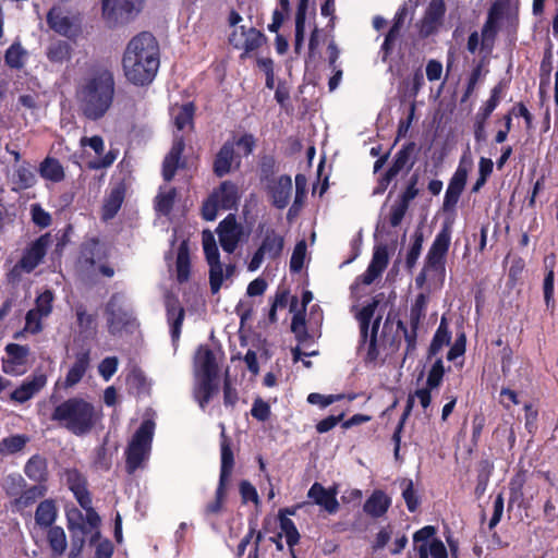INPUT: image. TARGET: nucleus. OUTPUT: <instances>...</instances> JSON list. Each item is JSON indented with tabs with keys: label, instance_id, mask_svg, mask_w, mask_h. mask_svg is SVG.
Wrapping results in <instances>:
<instances>
[{
	"label": "nucleus",
	"instance_id": "nucleus-1",
	"mask_svg": "<svg viewBox=\"0 0 558 558\" xmlns=\"http://www.w3.org/2000/svg\"><path fill=\"white\" fill-rule=\"evenodd\" d=\"M102 416L101 407L75 396L56 405L50 420L75 436H84L97 426Z\"/></svg>",
	"mask_w": 558,
	"mask_h": 558
},
{
	"label": "nucleus",
	"instance_id": "nucleus-2",
	"mask_svg": "<svg viewBox=\"0 0 558 558\" xmlns=\"http://www.w3.org/2000/svg\"><path fill=\"white\" fill-rule=\"evenodd\" d=\"M114 82L110 72H101L86 78L76 90L82 113L89 120L102 118L112 105Z\"/></svg>",
	"mask_w": 558,
	"mask_h": 558
},
{
	"label": "nucleus",
	"instance_id": "nucleus-3",
	"mask_svg": "<svg viewBox=\"0 0 558 558\" xmlns=\"http://www.w3.org/2000/svg\"><path fill=\"white\" fill-rule=\"evenodd\" d=\"M450 240L451 236L448 228L438 232L428 250L424 267L415 278L416 287L424 289L427 293L438 291L444 286L446 255L449 250Z\"/></svg>",
	"mask_w": 558,
	"mask_h": 558
},
{
	"label": "nucleus",
	"instance_id": "nucleus-4",
	"mask_svg": "<svg viewBox=\"0 0 558 558\" xmlns=\"http://www.w3.org/2000/svg\"><path fill=\"white\" fill-rule=\"evenodd\" d=\"M123 70H158L160 66V47L149 32L133 36L125 46L122 56Z\"/></svg>",
	"mask_w": 558,
	"mask_h": 558
},
{
	"label": "nucleus",
	"instance_id": "nucleus-5",
	"mask_svg": "<svg viewBox=\"0 0 558 558\" xmlns=\"http://www.w3.org/2000/svg\"><path fill=\"white\" fill-rule=\"evenodd\" d=\"M519 4L513 0H497L492 5L487 20L482 27V46L494 47L499 27L513 32L518 25Z\"/></svg>",
	"mask_w": 558,
	"mask_h": 558
},
{
	"label": "nucleus",
	"instance_id": "nucleus-6",
	"mask_svg": "<svg viewBox=\"0 0 558 558\" xmlns=\"http://www.w3.org/2000/svg\"><path fill=\"white\" fill-rule=\"evenodd\" d=\"M284 248V236L274 228L260 230L259 242L252 258L247 263V270L251 272L260 268L265 260L275 262L279 259Z\"/></svg>",
	"mask_w": 558,
	"mask_h": 558
},
{
	"label": "nucleus",
	"instance_id": "nucleus-7",
	"mask_svg": "<svg viewBox=\"0 0 558 558\" xmlns=\"http://www.w3.org/2000/svg\"><path fill=\"white\" fill-rule=\"evenodd\" d=\"M155 424L144 421L136 430L126 449V470L130 474L135 472L148 458Z\"/></svg>",
	"mask_w": 558,
	"mask_h": 558
},
{
	"label": "nucleus",
	"instance_id": "nucleus-8",
	"mask_svg": "<svg viewBox=\"0 0 558 558\" xmlns=\"http://www.w3.org/2000/svg\"><path fill=\"white\" fill-rule=\"evenodd\" d=\"M239 197L238 186L231 181H223L204 202L203 218L207 221L215 220L219 209L228 210L235 207Z\"/></svg>",
	"mask_w": 558,
	"mask_h": 558
},
{
	"label": "nucleus",
	"instance_id": "nucleus-9",
	"mask_svg": "<svg viewBox=\"0 0 558 558\" xmlns=\"http://www.w3.org/2000/svg\"><path fill=\"white\" fill-rule=\"evenodd\" d=\"M243 19L238 12L231 11L229 24L233 27V31L230 34L229 41L234 48L251 52L264 44L265 37L253 26L240 25Z\"/></svg>",
	"mask_w": 558,
	"mask_h": 558
},
{
	"label": "nucleus",
	"instance_id": "nucleus-10",
	"mask_svg": "<svg viewBox=\"0 0 558 558\" xmlns=\"http://www.w3.org/2000/svg\"><path fill=\"white\" fill-rule=\"evenodd\" d=\"M436 534V529L426 525L413 535V555L411 558H448L447 548L438 538H430Z\"/></svg>",
	"mask_w": 558,
	"mask_h": 558
},
{
	"label": "nucleus",
	"instance_id": "nucleus-11",
	"mask_svg": "<svg viewBox=\"0 0 558 558\" xmlns=\"http://www.w3.org/2000/svg\"><path fill=\"white\" fill-rule=\"evenodd\" d=\"M145 0H102V15L110 25L133 20L143 10Z\"/></svg>",
	"mask_w": 558,
	"mask_h": 558
},
{
	"label": "nucleus",
	"instance_id": "nucleus-12",
	"mask_svg": "<svg viewBox=\"0 0 558 558\" xmlns=\"http://www.w3.org/2000/svg\"><path fill=\"white\" fill-rule=\"evenodd\" d=\"M49 242L48 234L41 235L35 240L29 247L26 248L20 262L12 268L10 277L15 279L20 277L21 271H33L46 255Z\"/></svg>",
	"mask_w": 558,
	"mask_h": 558
},
{
	"label": "nucleus",
	"instance_id": "nucleus-13",
	"mask_svg": "<svg viewBox=\"0 0 558 558\" xmlns=\"http://www.w3.org/2000/svg\"><path fill=\"white\" fill-rule=\"evenodd\" d=\"M108 256L109 252L107 246L98 239L90 238L82 243L77 263L81 268L90 270L97 263L106 260Z\"/></svg>",
	"mask_w": 558,
	"mask_h": 558
},
{
	"label": "nucleus",
	"instance_id": "nucleus-14",
	"mask_svg": "<svg viewBox=\"0 0 558 558\" xmlns=\"http://www.w3.org/2000/svg\"><path fill=\"white\" fill-rule=\"evenodd\" d=\"M217 233L222 250L228 253H233L238 247L243 230L241 225L236 222L235 216L230 214L220 221Z\"/></svg>",
	"mask_w": 558,
	"mask_h": 558
},
{
	"label": "nucleus",
	"instance_id": "nucleus-15",
	"mask_svg": "<svg viewBox=\"0 0 558 558\" xmlns=\"http://www.w3.org/2000/svg\"><path fill=\"white\" fill-rule=\"evenodd\" d=\"M46 385V374L35 372L11 392L10 400L21 404L25 403L35 397Z\"/></svg>",
	"mask_w": 558,
	"mask_h": 558
},
{
	"label": "nucleus",
	"instance_id": "nucleus-16",
	"mask_svg": "<svg viewBox=\"0 0 558 558\" xmlns=\"http://www.w3.org/2000/svg\"><path fill=\"white\" fill-rule=\"evenodd\" d=\"M445 12L446 5L444 0H430L420 24V35L428 37L435 34L441 25Z\"/></svg>",
	"mask_w": 558,
	"mask_h": 558
},
{
	"label": "nucleus",
	"instance_id": "nucleus-17",
	"mask_svg": "<svg viewBox=\"0 0 558 558\" xmlns=\"http://www.w3.org/2000/svg\"><path fill=\"white\" fill-rule=\"evenodd\" d=\"M267 192L270 196L271 204L283 209L288 206L292 192V179L290 175H281L276 180H271L267 184Z\"/></svg>",
	"mask_w": 558,
	"mask_h": 558
},
{
	"label": "nucleus",
	"instance_id": "nucleus-18",
	"mask_svg": "<svg viewBox=\"0 0 558 558\" xmlns=\"http://www.w3.org/2000/svg\"><path fill=\"white\" fill-rule=\"evenodd\" d=\"M4 351L8 357L2 360L3 372L7 374L20 373L19 368L27 363L29 348L17 343H9L5 345Z\"/></svg>",
	"mask_w": 558,
	"mask_h": 558
},
{
	"label": "nucleus",
	"instance_id": "nucleus-19",
	"mask_svg": "<svg viewBox=\"0 0 558 558\" xmlns=\"http://www.w3.org/2000/svg\"><path fill=\"white\" fill-rule=\"evenodd\" d=\"M336 496L337 492L335 489H327L319 483H314L307 493V497L329 514H333L339 510V502Z\"/></svg>",
	"mask_w": 558,
	"mask_h": 558
},
{
	"label": "nucleus",
	"instance_id": "nucleus-20",
	"mask_svg": "<svg viewBox=\"0 0 558 558\" xmlns=\"http://www.w3.org/2000/svg\"><path fill=\"white\" fill-rule=\"evenodd\" d=\"M47 23L51 29L65 37H71L76 32L74 19L66 15L60 7L50 9Z\"/></svg>",
	"mask_w": 558,
	"mask_h": 558
},
{
	"label": "nucleus",
	"instance_id": "nucleus-21",
	"mask_svg": "<svg viewBox=\"0 0 558 558\" xmlns=\"http://www.w3.org/2000/svg\"><path fill=\"white\" fill-rule=\"evenodd\" d=\"M185 143L182 136H175L170 151L166 155L162 162V177L166 181H171L181 163V157L184 151Z\"/></svg>",
	"mask_w": 558,
	"mask_h": 558
},
{
	"label": "nucleus",
	"instance_id": "nucleus-22",
	"mask_svg": "<svg viewBox=\"0 0 558 558\" xmlns=\"http://www.w3.org/2000/svg\"><path fill=\"white\" fill-rule=\"evenodd\" d=\"M391 498L381 489H375L366 499L363 511L373 519L383 518L391 507Z\"/></svg>",
	"mask_w": 558,
	"mask_h": 558
},
{
	"label": "nucleus",
	"instance_id": "nucleus-23",
	"mask_svg": "<svg viewBox=\"0 0 558 558\" xmlns=\"http://www.w3.org/2000/svg\"><path fill=\"white\" fill-rule=\"evenodd\" d=\"M90 355L89 351L85 350L78 352L75 355V362L70 367L69 372L65 375L64 381L62 384L64 389H69L77 385L82 378L84 377L86 371L89 367Z\"/></svg>",
	"mask_w": 558,
	"mask_h": 558
},
{
	"label": "nucleus",
	"instance_id": "nucleus-24",
	"mask_svg": "<svg viewBox=\"0 0 558 558\" xmlns=\"http://www.w3.org/2000/svg\"><path fill=\"white\" fill-rule=\"evenodd\" d=\"M195 371L201 377H216L218 365L214 352L207 347H199L195 355Z\"/></svg>",
	"mask_w": 558,
	"mask_h": 558
},
{
	"label": "nucleus",
	"instance_id": "nucleus-25",
	"mask_svg": "<svg viewBox=\"0 0 558 558\" xmlns=\"http://www.w3.org/2000/svg\"><path fill=\"white\" fill-rule=\"evenodd\" d=\"M167 319L171 328V337L173 342L179 341L181 328L185 317V311L181 306L178 299L169 298L166 303Z\"/></svg>",
	"mask_w": 558,
	"mask_h": 558
},
{
	"label": "nucleus",
	"instance_id": "nucleus-26",
	"mask_svg": "<svg viewBox=\"0 0 558 558\" xmlns=\"http://www.w3.org/2000/svg\"><path fill=\"white\" fill-rule=\"evenodd\" d=\"M221 466H220V476L219 482L228 484L234 465L233 452L231 449V441L226 435L225 425L221 424Z\"/></svg>",
	"mask_w": 558,
	"mask_h": 558
},
{
	"label": "nucleus",
	"instance_id": "nucleus-27",
	"mask_svg": "<svg viewBox=\"0 0 558 558\" xmlns=\"http://www.w3.org/2000/svg\"><path fill=\"white\" fill-rule=\"evenodd\" d=\"M65 480L80 506H88V497H90V495L86 489L84 476L77 470H66Z\"/></svg>",
	"mask_w": 558,
	"mask_h": 558
},
{
	"label": "nucleus",
	"instance_id": "nucleus-28",
	"mask_svg": "<svg viewBox=\"0 0 558 558\" xmlns=\"http://www.w3.org/2000/svg\"><path fill=\"white\" fill-rule=\"evenodd\" d=\"M191 259L189 244L182 241L178 247L175 259V277L179 283H184L190 279Z\"/></svg>",
	"mask_w": 558,
	"mask_h": 558
},
{
	"label": "nucleus",
	"instance_id": "nucleus-29",
	"mask_svg": "<svg viewBox=\"0 0 558 558\" xmlns=\"http://www.w3.org/2000/svg\"><path fill=\"white\" fill-rule=\"evenodd\" d=\"M209 286L213 294H217L223 283V279H228L233 276L235 267L228 265L223 274V265L221 262L209 263Z\"/></svg>",
	"mask_w": 558,
	"mask_h": 558
},
{
	"label": "nucleus",
	"instance_id": "nucleus-30",
	"mask_svg": "<svg viewBox=\"0 0 558 558\" xmlns=\"http://www.w3.org/2000/svg\"><path fill=\"white\" fill-rule=\"evenodd\" d=\"M234 145L227 142L218 151L214 161V172L218 177H222L230 172L232 162L234 160Z\"/></svg>",
	"mask_w": 558,
	"mask_h": 558
},
{
	"label": "nucleus",
	"instance_id": "nucleus-31",
	"mask_svg": "<svg viewBox=\"0 0 558 558\" xmlns=\"http://www.w3.org/2000/svg\"><path fill=\"white\" fill-rule=\"evenodd\" d=\"M58 510L52 499L41 501L35 512V521L39 526L50 527L57 519Z\"/></svg>",
	"mask_w": 558,
	"mask_h": 558
},
{
	"label": "nucleus",
	"instance_id": "nucleus-32",
	"mask_svg": "<svg viewBox=\"0 0 558 558\" xmlns=\"http://www.w3.org/2000/svg\"><path fill=\"white\" fill-rule=\"evenodd\" d=\"M25 474L35 482H45L48 477L47 460L40 456H33L24 468Z\"/></svg>",
	"mask_w": 558,
	"mask_h": 558
},
{
	"label": "nucleus",
	"instance_id": "nucleus-33",
	"mask_svg": "<svg viewBox=\"0 0 558 558\" xmlns=\"http://www.w3.org/2000/svg\"><path fill=\"white\" fill-rule=\"evenodd\" d=\"M40 175L52 182H60L64 179V169L56 158L47 157L39 167Z\"/></svg>",
	"mask_w": 558,
	"mask_h": 558
},
{
	"label": "nucleus",
	"instance_id": "nucleus-34",
	"mask_svg": "<svg viewBox=\"0 0 558 558\" xmlns=\"http://www.w3.org/2000/svg\"><path fill=\"white\" fill-rule=\"evenodd\" d=\"M428 303V293L422 292L416 298L410 310V325L413 328H418L422 319L426 315V307Z\"/></svg>",
	"mask_w": 558,
	"mask_h": 558
},
{
	"label": "nucleus",
	"instance_id": "nucleus-35",
	"mask_svg": "<svg viewBox=\"0 0 558 558\" xmlns=\"http://www.w3.org/2000/svg\"><path fill=\"white\" fill-rule=\"evenodd\" d=\"M114 300L116 296H112L106 307L108 330L112 335L119 331L126 323V313L122 312L121 310H114Z\"/></svg>",
	"mask_w": 558,
	"mask_h": 558
},
{
	"label": "nucleus",
	"instance_id": "nucleus-36",
	"mask_svg": "<svg viewBox=\"0 0 558 558\" xmlns=\"http://www.w3.org/2000/svg\"><path fill=\"white\" fill-rule=\"evenodd\" d=\"M172 114L178 130L182 131L187 126L193 128L194 105L192 102L173 108Z\"/></svg>",
	"mask_w": 558,
	"mask_h": 558
},
{
	"label": "nucleus",
	"instance_id": "nucleus-37",
	"mask_svg": "<svg viewBox=\"0 0 558 558\" xmlns=\"http://www.w3.org/2000/svg\"><path fill=\"white\" fill-rule=\"evenodd\" d=\"M36 182L33 171L25 167L20 166L12 175V184L14 191H21L32 187Z\"/></svg>",
	"mask_w": 558,
	"mask_h": 558
},
{
	"label": "nucleus",
	"instance_id": "nucleus-38",
	"mask_svg": "<svg viewBox=\"0 0 558 558\" xmlns=\"http://www.w3.org/2000/svg\"><path fill=\"white\" fill-rule=\"evenodd\" d=\"M413 150L414 143H410L397 153L393 163L388 170L389 177H395L405 167L412 166V163H410V158L411 155L413 154Z\"/></svg>",
	"mask_w": 558,
	"mask_h": 558
},
{
	"label": "nucleus",
	"instance_id": "nucleus-39",
	"mask_svg": "<svg viewBox=\"0 0 558 558\" xmlns=\"http://www.w3.org/2000/svg\"><path fill=\"white\" fill-rule=\"evenodd\" d=\"M48 543L56 556H61L66 549L65 532L60 526H50L48 532Z\"/></svg>",
	"mask_w": 558,
	"mask_h": 558
},
{
	"label": "nucleus",
	"instance_id": "nucleus-40",
	"mask_svg": "<svg viewBox=\"0 0 558 558\" xmlns=\"http://www.w3.org/2000/svg\"><path fill=\"white\" fill-rule=\"evenodd\" d=\"M123 202V192L120 189H114L110 192L102 207V218L105 220L111 219L116 216Z\"/></svg>",
	"mask_w": 558,
	"mask_h": 558
},
{
	"label": "nucleus",
	"instance_id": "nucleus-41",
	"mask_svg": "<svg viewBox=\"0 0 558 558\" xmlns=\"http://www.w3.org/2000/svg\"><path fill=\"white\" fill-rule=\"evenodd\" d=\"M46 488L41 485L33 486L22 493V495L14 500V505L19 510H23L32 506L38 498L45 496Z\"/></svg>",
	"mask_w": 558,
	"mask_h": 558
},
{
	"label": "nucleus",
	"instance_id": "nucleus-42",
	"mask_svg": "<svg viewBox=\"0 0 558 558\" xmlns=\"http://www.w3.org/2000/svg\"><path fill=\"white\" fill-rule=\"evenodd\" d=\"M279 519H280V529L286 536L287 544L289 545L292 555H294L293 546L299 543L300 533H299L294 522L291 519L282 515V511H280ZM293 558H296V557L293 556Z\"/></svg>",
	"mask_w": 558,
	"mask_h": 558
},
{
	"label": "nucleus",
	"instance_id": "nucleus-43",
	"mask_svg": "<svg viewBox=\"0 0 558 558\" xmlns=\"http://www.w3.org/2000/svg\"><path fill=\"white\" fill-rule=\"evenodd\" d=\"M227 485L226 483L219 482L216 489L215 499L208 502L204 509V513L207 517L217 515L223 509V504L227 497Z\"/></svg>",
	"mask_w": 558,
	"mask_h": 558
},
{
	"label": "nucleus",
	"instance_id": "nucleus-44",
	"mask_svg": "<svg viewBox=\"0 0 558 558\" xmlns=\"http://www.w3.org/2000/svg\"><path fill=\"white\" fill-rule=\"evenodd\" d=\"M27 59V51L20 45L13 44L5 52V63L12 69L23 68Z\"/></svg>",
	"mask_w": 558,
	"mask_h": 558
},
{
	"label": "nucleus",
	"instance_id": "nucleus-45",
	"mask_svg": "<svg viewBox=\"0 0 558 558\" xmlns=\"http://www.w3.org/2000/svg\"><path fill=\"white\" fill-rule=\"evenodd\" d=\"M28 441V437L25 435H13L5 437L0 441V453L12 454L21 451Z\"/></svg>",
	"mask_w": 558,
	"mask_h": 558
},
{
	"label": "nucleus",
	"instance_id": "nucleus-46",
	"mask_svg": "<svg viewBox=\"0 0 558 558\" xmlns=\"http://www.w3.org/2000/svg\"><path fill=\"white\" fill-rule=\"evenodd\" d=\"M77 326L81 332H88L96 328V315L87 312L83 304L75 306Z\"/></svg>",
	"mask_w": 558,
	"mask_h": 558
},
{
	"label": "nucleus",
	"instance_id": "nucleus-47",
	"mask_svg": "<svg viewBox=\"0 0 558 558\" xmlns=\"http://www.w3.org/2000/svg\"><path fill=\"white\" fill-rule=\"evenodd\" d=\"M214 377H201L195 389V398L197 399L202 409L209 402L214 391Z\"/></svg>",
	"mask_w": 558,
	"mask_h": 558
},
{
	"label": "nucleus",
	"instance_id": "nucleus-48",
	"mask_svg": "<svg viewBox=\"0 0 558 558\" xmlns=\"http://www.w3.org/2000/svg\"><path fill=\"white\" fill-rule=\"evenodd\" d=\"M451 340V333L448 329V325L445 318L441 319L439 327L437 328L432 344L430 352L436 354L444 345L449 344Z\"/></svg>",
	"mask_w": 558,
	"mask_h": 558
},
{
	"label": "nucleus",
	"instance_id": "nucleus-49",
	"mask_svg": "<svg viewBox=\"0 0 558 558\" xmlns=\"http://www.w3.org/2000/svg\"><path fill=\"white\" fill-rule=\"evenodd\" d=\"M499 94L500 89L498 86H496L492 90V95L489 99L485 102V105L480 109V111L476 114V119L480 120V129L485 125L486 120L489 118L492 112L496 109L499 102Z\"/></svg>",
	"mask_w": 558,
	"mask_h": 558
},
{
	"label": "nucleus",
	"instance_id": "nucleus-50",
	"mask_svg": "<svg viewBox=\"0 0 558 558\" xmlns=\"http://www.w3.org/2000/svg\"><path fill=\"white\" fill-rule=\"evenodd\" d=\"M380 318H377L372 327L371 336L365 338H362V345L366 349V357L368 361H375L378 357V350H377V330L379 327Z\"/></svg>",
	"mask_w": 558,
	"mask_h": 558
},
{
	"label": "nucleus",
	"instance_id": "nucleus-51",
	"mask_svg": "<svg viewBox=\"0 0 558 558\" xmlns=\"http://www.w3.org/2000/svg\"><path fill=\"white\" fill-rule=\"evenodd\" d=\"M175 196L177 191L173 187L160 191L156 197V209L163 215L169 214L174 204Z\"/></svg>",
	"mask_w": 558,
	"mask_h": 558
},
{
	"label": "nucleus",
	"instance_id": "nucleus-52",
	"mask_svg": "<svg viewBox=\"0 0 558 558\" xmlns=\"http://www.w3.org/2000/svg\"><path fill=\"white\" fill-rule=\"evenodd\" d=\"M53 300L54 294L51 290H45L40 293L35 300V307L33 311L40 313L41 315L48 317L53 308Z\"/></svg>",
	"mask_w": 558,
	"mask_h": 558
},
{
	"label": "nucleus",
	"instance_id": "nucleus-53",
	"mask_svg": "<svg viewBox=\"0 0 558 558\" xmlns=\"http://www.w3.org/2000/svg\"><path fill=\"white\" fill-rule=\"evenodd\" d=\"M202 242L207 263L219 262V251L210 231L203 232Z\"/></svg>",
	"mask_w": 558,
	"mask_h": 558
},
{
	"label": "nucleus",
	"instance_id": "nucleus-54",
	"mask_svg": "<svg viewBox=\"0 0 558 558\" xmlns=\"http://www.w3.org/2000/svg\"><path fill=\"white\" fill-rule=\"evenodd\" d=\"M306 242L304 240L299 241L292 252L290 259V270L292 272H300L304 266L306 256Z\"/></svg>",
	"mask_w": 558,
	"mask_h": 558
},
{
	"label": "nucleus",
	"instance_id": "nucleus-55",
	"mask_svg": "<svg viewBox=\"0 0 558 558\" xmlns=\"http://www.w3.org/2000/svg\"><path fill=\"white\" fill-rule=\"evenodd\" d=\"M445 374L444 363L438 359L428 372L426 387L427 389H436L440 386Z\"/></svg>",
	"mask_w": 558,
	"mask_h": 558
},
{
	"label": "nucleus",
	"instance_id": "nucleus-56",
	"mask_svg": "<svg viewBox=\"0 0 558 558\" xmlns=\"http://www.w3.org/2000/svg\"><path fill=\"white\" fill-rule=\"evenodd\" d=\"M397 328L402 331L404 340L407 342L405 356L411 355L416 349L417 329L408 327L402 320H398Z\"/></svg>",
	"mask_w": 558,
	"mask_h": 558
},
{
	"label": "nucleus",
	"instance_id": "nucleus-57",
	"mask_svg": "<svg viewBox=\"0 0 558 558\" xmlns=\"http://www.w3.org/2000/svg\"><path fill=\"white\" fill-rule=\"evenodd\" d=\"M48 58L53 62H62L66 60L70 56V47L65 41H56L52 43L47 52Z\"/></svg>",
	"mask_w": 558,
	"mask_h": 558
},
{
	"label": "nucleus",
	"instance_id": "nucleus-58",
	"mask_svg": "<svg viewBox=\"0 0 558 558\" xmlns=\"http://www.w3.org/2000/svg\"><path fill=\"white\" fill-rule=\"evenodd\" d=\"M47 318L46 316L37 313L33 310H29L25 316V326L24 331L29 332L32 335H37L43 330V319Z\"/></svg>",
	"mask_w": 558,
	"mask_h": 558
},
{
	"label": "nucleus",
	"instance_id": "nucleus-59",
	"mask_svg": "<svg viewBox=\"0 0 558 558\" xmlns=\"http://www.w3.org/2000/svg\"><path fill=\"white\" fill-rule=\"evenodd\" d=\"M468 51L472 54H478L482 59H485L493 50V48L484 49L482 46V34L473 32L468 39L466 45Z\"/></svg>",
	"mask_w": 558,
	"mask_h": 558
},
{
	"label": "nucleus",
	"instance_id": "nucleus-60",
	"mask_svg": "<svg viewBox=\"0 0 558 558\" xmlns=\"http://www.w3.org/2000/svg\"><path fill=\"white\" fill-rule=\"evenodd\" d=\"M388 259L389 258L387 247L384 245H379L375 247L372 260L368 266L383 274V271L386 269L388 265Z\"/></svg>",
	"mask_w": 558,
	"mask_h": 558
},
{
	"label": "nucleus",
	"instance_id": "nucleus-61",
	"mask_svg": "<svg viewBox=\"0 0 558 558\" xmlns=\"http://www.w3.org/2000/svg\"><path fill=\"white\" fill-rule=\"evenodd\" d=\"M376 304H368L364 306L357 314V318L361 326V337L365 338L368 336V328L371 320L374 316Z\"/></svg>",
	"mask_w": 558,
	"mask_h": 558
},
{
	"label": "nucleus",
	"instance_id": "nucleus-62",
	"mask_svg": "<svg viewBox=\"0 0 558 558\" xmlns=\"http://www.w3.org/2000/svg\"><path fill=\"white\" fill-rule=\"evenodd\" d=\"M422 245H423V235H422V233H416L414 242L412 243V245L407 254V258H405V265L409 269H412L415 266V264L421 255Z\"/></svg>",
	"mask_w": 558,
	"mask_h": 558
},
{
	"label": "nucleus",
	"instance_id": "nucleus-63",
	"mask_svg": "<svg viewBox=\"0 0 558 558\" xmlns=\"http://www.w3.org/2000/svg\"><path fill=\"white\" fill-rule=\"evenodd\" d=\"M118 365H119L118 357L108 356L100 362V364L98 366V372H99L100 376L106 381H108L117 372Z\"/></svg>",
	"mask_w": 558,
	"mask_h": 558
},
{
	"label": "nucleus",
	"instance_id": "nucleus-64",
	"mask_svg": "<svg viewBox=\"0 0 558 558\" xmlns=\"http://www.w3.org/2000/svg\"><path fill=\"white\" fill-rule=\"evenodd\" d=\"M31 214L32 220L36 226L40 228L50 226L51 216L39 204H33L31 206Z\"/></svg>",
	"mask_w": 558,
	"mask_h": 558
}]
</instances>
